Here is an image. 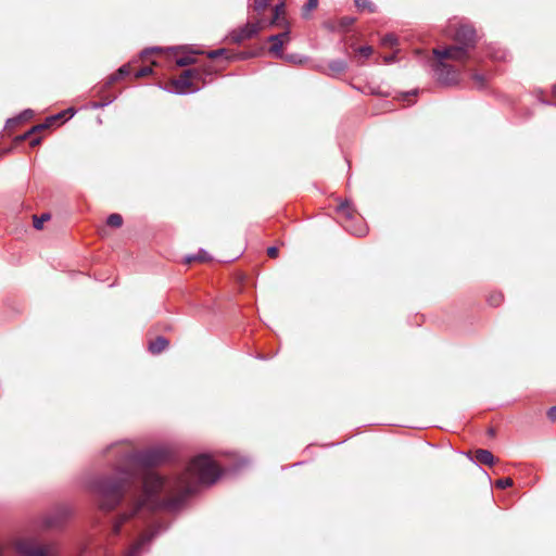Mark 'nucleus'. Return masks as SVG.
I'll return each instance as SVG.
<instances>
[{
  "label": "nucleus",
  "instance_id": "nucleus-1",
  "mask_svg": "<svg viewBox=\"0 0 556 556\" xmlns=\"http://www.w3.org/2000/svg\"><path fill=\"white\" fill-rule=\"evenodd\" d=\"M165 458L166 453L161 448L137 452L127 444L121 452L115 480L100 479L92 484L102 509H113L123 497L129 498L128 511L119 515L113 525L115 534L132 517L143 518L159 508H176L195 492L199 484H213L222 473L210 455L200 454L190 462L185 472L164 478L150 468Z\"/></svg>",
  "mask_w": 556,
  "mask_h": 556
},
{
  "label": "nucleus",
  "instance_id": "nucleus-2",
  "mask_svg": "<svg viewBox=\"0 0 556 556\" xmlns=\"http://www.w3.org/2000/svg\"><path fill=\"white\" fill-rule=\"evenodd\" d=\"M17 556H56L55 542H40L33 536L21 538L14 544Z\"/></svg>",
  "mask_w": 556,
  "mask_h": 556
},
{
  "label": "nucleus",
  "instance_id": "nucleus-3",
  "mask_svg": "<svg viewBox=\"0 0 556 556\" xmlns=\"http://www.w3.org/2000/svg\"><path fill=\"white\" fill-rule=\"evenodd\" d=\"M343 219V227L352 235L362 237L367 232V226L363 218L355 215L349 202L341 203L337 208Z\"/></svg>",
  "mask_w": 556,
  "mask_h": 556
},
{
  "label": "nucleus",
  "instance_id": "nucleus-4",
  "mask_svg": "<svg viewBox=\"0 0 556 556\" xmlns=\"http://www.w3.org/2000/svg\"><path fill=\"white\" fill-rule=\"evenodd\" d=\"M437 79L442 85H455L459 80V73L453 66L444 62V60L438 59L433 66Z\"/></svg>",
  "mask_w": 556,
  "mask_h": 556
},
{
  "label": "nucleus",
  "instance_id": "nucleus-5",
  "mask_svg": "<svg viewBox=\"0 0 556 556\" xmlns=\"http://www.w3.org/2000/svg\"><path fill=\"white\" fill-rule=\"evenodd\" d=\"M200 76L201 74L197 70H186L177 79L173 80L174 92L186 94L199 90V87L192 88V79Z\"/></svg>",
  "mask_w": 556,
  "mask_h": 556
},
{
  "label": "nucleus",
  "instance_id": "nucleus-6",
  "mask_svg": "<svg viewBox=\"0 0 556 556\" xmlns=\"http://www.w3.org/2000/svg\"><path fill=\"white\" fill-rule=\"evenodd\" d=\"M262 22L247 23L244 26L233 29L229 34V40L233 43H240L252 38L262 29Z\"/></svg>",
  "mask_w": 556,
  "mask_h": 556
},
{
  "label": "nucleus",
  "instance_id": "nucleus-7",
  "mask_svg": "<svg viewBox=\"0 0 556 556\" xmlns=\"http://www.w3.org/2000/svg\"><path fill=\"white\" fill-rule=\"evenodd\" d=\"M468 50L465 46L455 45L444 49H433V54L441 60L451 59L462 62L468 58Z\"/></svg>",
  "mask_w": 556,
  "mask_h": 556
},
{
  "label": "nucleus",
  "instance_id": "nucleus-8",
  "mask_svg": "<svg viewBox=\"0 0 556 556\" xmlns=\"http://www.w3.org/2000/svg\"><path fill=\"white\" fill-rule=\"evenodd\" d=\"M66 114V112L60 113L58 115L51 116L47 119L46 123L36 125L31 127L28 131H26L24 135L20 137L21 140L29 139V144L31 147H36L41 142L40 137H33L37 131L43 130L50 126V124L61 117H63Z\"/></svg>",
  "mask_w": 556,
  "mask_h": 556
},
{
  "label": "nucleus",
  "instance_id": "nucleus-9",
  "mask_svg": "<svg viewBox=\"0 0 556 556\" xmlns=\"http://www.w3.org/2000/svg\"><path fill=\"white\" fill-rule=\"evenodd\" d=\"M476 39V31L469 25H460L455 34V40L466 48H470L473 46Z\"/></svg>",
  "mask_w": 556,
  "mask_h": 556
},
{
  "label": "nucleus",
  "instance_id": "nucleus-10",
  "mask_svg": "<svg viewBox=\"0 0 556 556\" xmlns=\"http://www.w3.org/2000/svg\"><path fill=\"white\" fill-rule=\"evenodd\" d=\"M290 40L289 31H282L277 35H271L268 37V41L271 42V46L269 48V52L273 53L276 56H283L282 54V47L286 42Z\"/></svg>",
  "mask_w": 556,
  "mask_h": 556
},
{
  "label": "nucleus",
  "instance_id": "nucleus-11",
  "mask_svg": "<svg viewBox=\"0 0 556 556\" xmlns=\"http://www.w3.org/2000/svg\"><path fill=\"white\" fill-rule=\"evenodd\" d=\"M154 535L155 533L153 532L142 534L141 538L130 547V549L125 556H137L141 547L147 542H150Z\"/></svg>",
  "mask_w": 556,
  "mask_h": 556
},
{
  "label": "nucleus",
  "instance_id": "nucleus-12",
  "mask_svg": "<svg viewBox=\"0 0 556 556\" xmlns=\"http://www.w3.org/2000/svg\"><path fill=\"white\" fill-rule=\"evenodd\" d=\"M168 346V341L164 337H157L155 340L151 341L149 344V351L152 354H159L163 352Z\"/></svg>",
  "mask_w": 556,
  "mask_h": 556
},
{
  "label": "nucleus",
  "instance_id": "nucleus-13",
  "mask_svg": "<svg viewBox=\"0 0 556 556\" xmlns=\"http://www.w3.org/2000/svg\"><path fill=\"white\" fill-rule=\"evenodd\" d=\"M476 459L483 465H493L494 456L488 450H478L476 452Z\"/></svg>",
  "mask_w": 556,
  "mask_h": 556
},
{
  "label": "nucleus",
  "instance_id": "nucleus-14",
  "mask_svg": "<svg viewBox=\"0 0 556 556\" xmlns=\"http://www.w3.org/2000/svg\"><path fill=\"white\" fill-rule=\"evenodd\" d=\"M129 73H130L129 65L121 66L115 74H113L109 77L108 85H111V84L117 81L119 78H122L126 75H129Z\"/></svg>",
  "mask_w": 556,
  "mask_h": 556
},
{
  "label": "nucleus",
  "instance_id": "nucleus-15",
  "mask_svg": "<svg viewBox=\"0 0 556 556\" xmlns=\"http://www.w3.org/2000/svg\"><path fill=\"white\" fill-rule=\"evenodd\" d=\"M106 224L114 228H119L123 225V218L119 214H111L106 219Z\"/></svg>",
  "mask_w": 556,
  "mask_h": 556
},
{
  "label": "nucleus",
  "instance_id": "nucleus-16",
  "mask_svg": "<svg viewBox=\"0 0 556 556\" xmlns=\"http://www.w3.org/2000/svg\"><path fill=\"white\" fill-rule=\"evenodd\" d=\"M355 5L358 10H367L369 12L375 11V5L370 0H355Z\"/></svg>",
  "mask_w": 556,
  "mask_h": 556
},
{
  "label": "nucleus",
  "instance_id": "nucleus-17",
  "mask_svg": "<svg viewBox=\"0 0 556 556\" xmlns=\"http://www.w3.org/2000/svg\"><path fill=\"white\" fill-rule=\"evenodd\" d=\"M381 43L384 47H394L397 45V37L393 34H387L381 38Z\"/></svg>",
  "mask_w": 556,
  "mask_h": 556
},
{
  "label": "nucleus",
  "instance_id": "nucleus-18",
  "mask_svg": "<svg viewBox=\"0 0 556 556\" xmlns=\"http://www.w3.org/2000/svg\"><path fill=\"white\" fill-rule=\"evenodd\" d=\"M317 5H318V0H307V2L305 3V5L302 9V15L304 17H307L309 12L312 10L316 9Z\"/></svg>",
  "mask_w": 556,
  "mask_h": 556
},
{
  "label": "nucleus",
  "instance_id": "nucleus-19",
  "mask_svg": "<svg viewBox=\"0 0 556 556\" xmlns=\"http://www.w3.org/2000/svg\"><path fill=\"white\" fill-rule=\"evenodd\" d=\"M271 0H253V9L257 13H262L270 3Z\"/></svg>",
  "mask_w": 556,
  "mask_h": 556
},
{
  "label": "nucleus",
  "instance_id": "nucleus-20",
  "mask_svg": "<svg viewBox=\"0 0 556 556\" xmlns=\"http://www.w3.org/2000/svg\"><path fill=\"white\" fill-rule=\"evenodd\" d=\"M329 68L336 73H341L343 72L345 68H346V64L344 61H332L330 64H329Z\"/></svg>",
  "mask_w": 556,
  "mask_h": 556
},
{
  "label": "nucleus",
  "instance_id": "nucleus-21",
  "mask_svg": "<svg viewBox=\"0 0 556 556\" xmlns=\"http://www.w3.org/2000/svg\"><path fill=\"white\" fill-rule=\"evenodd\" d=\"M50 219V214L45 213L40 217L34 216V227L41 229L45 222Z\"/></svg>",
  "mask_w": 556,
  "mask_h": 556
},
{
  "label": "nucleus",
  "instance_id": "nucleus-22",
  "mask_svg": "<svg viewBox=\"0 0 556 556\" xmlns=\"http://www.w3.org/2000/svg\"><path fill=\"white\" fill-rule=\"evenodd\" d=\"M471 78H472V80H473V83H475V85H476V87L478 89L484 88V86H485V77L482 74L476 73V74L472 75Z\"/></svg>",
  "mask_w": 556,
  "mask_h": 556
},
{
  "label": "nucleus",
  "instance_id": "nucleus-23",
  "mask_svg": "<svg viewBox=\"0 0 556 556\" xmlns=\"http://www.w3.org/2000/svg\"><path fill=\"white\" fill-rule=\"evenodd\" d=\"M285 12V5L283 3L281 4H277L275 7V10H274V17L273 20L270 21V25H274V24H277V21L279 18V15L282 14Z\"/></svg>",
  "mask_w": 556,
  "mask_h": 556
},
{
  "label": "nucleus",
  "instance_id": "nucleus-24",
  "mask_svg": "<svg viewBox=\"0 0 556 556\" xmlns=\"http://www.w3.org/2000/svg\"><path fill=\"white\" fill-rule=\"evenodd\" d=\"M194 62V58L192 56H181L176 60V64L180 67L190 65Z\"/></svg>",
  "mask_w": 556,
  "mask_h": 556
},
{
  "label": "nucleus",
  "instance_id": "nucleus-25",
  "mask_svg": "<svg viewBox=\"0 0 556 556\" xmlns=\"http://www.w3.org/2000/svg\"><path fill=\"white\" fill-rule=\"evenodd\" d=\"M151 73H152V68L149 66H144L136 72L135 77L136 78L146 77V76L150 75Z\"/></svg>",
  "mask_w": 556,
  "mask_h": 556
},
{
  "label": "nucleus",
  "instance_id": "nucleus-26",
  "mask_svg": "<svg viewBox=\"0 0 556 556\" xmlns=\"http://www.w3.org/2000/svg\"><path fill=\"white\" fill-rule=\"evenodd\" d=\"M513 485V480L510 478H504L496 481V486L500 489H505Z\"/></svg>",
  "mask_w": 556,
  "mask_h": 556
},
{
  "label": "nucleus",
  "instance_id": "nucleus-27",
  "mask_svg": "<svg viewBox=\"0 0 556 556\" xmlns=\"http://www.w3.org/2000/svg\"><path fill=\"white\" fill-rule=\"evenodd\" d=\"M359 54H362L365 58H368L372 53V48L370 46H363L358 49Z\"/></svg>",
  "mask_w": 556,
  "mask_h": 556
},
{
  "label": "nucleus",
  "instance_id": "nucleus-28",
  "mask_svg": "<svg viewBox=\"0 0 556 556\" xmlns=\"http://www.w3.org/2000/svg\"><path fill=\"white\" fill-rule=\"evenodd\" d=\"M225 53H226V50H225V49H217V50L210 51V52L207 53V56H208L210 59H216V58H218V56L224 55Z\"/></svg>",
  "mask_w": 556,
  "mask_h": 556
},
{
  "label": "nucleus",
  "instance_id": "nucleus-29",
  "mask_svg": "<svg viewBox=\"0 0 556 556\" xmlns=\"http://www.w3.org/2000/svg\"><path fill=\"white\" fill-rule=\"evenodd\" d=\"M502 302V294H494V295H491L489 298V303L493 306H497L500 305V303Z\"/></svg>",
  "mask_w": 556,
  "mask_h": 556
},
{
  "label": "nucleus",
  "instance_id": "nucleus-30",
  "mask_svg": "<svg viewBox=\"0 0 556 556\" xmlns=\"http://www.w3.org/2000/svg\"><path fill=\"white\" fill-rule=\"evenodd\" d=\"M285 59L290 63H302L303 60L296 54L286 55Z\"/></svg>",
  "mask_w": 556,
  "mask_h": 556
},
{
  "label": "nucleus",
  "instance_id": "nucleus-31",
  "mask_svg": "<svg viewBox=\"0 0 556 556\" xmlns=\"http://www.w3.org/2000/svg\"><path fill=\"white\" fill-rule=\"evenodd\" d=\"M198 261H208L211 257L208 256V254L204 251V250H200L198 253Z\"/></svg>",
  "mask_w": 556,
  "mask_h": 556
},
{
  "label": "nucleus",
  "instance_id": "nucleus-32",
  "mask_svg": "<svg viewBox=\"0 0 556 556\" xmlns=\"http://www.w3.org/2000/svg\"><path fill=\"white\" fill-rule=\"evenodd\" d=\"M33 111L31 110H25L18 117L17 119H28V118H31L33 116Z\"/></svg>",
  "mask_w": 556,
  "mask_h": 556
},
{
  "label": "nucleus",
  "instance_id": "nucleus-33",
  "mask_svg": "<svg viewBox=\"0 0 556 556\" xmlns=\"http://www.w3.org/2000/svg\"><path fill=\"white\" fill-rule=\"evenodd\" d=\"M547 417L549 418V420L552 421H555L556 420V406H553L551 407L548 410H547Z\"/></svg>",
  "mask_w": 556,
  "mask_h": 556
},
{
  "label": "nucleus",
  "instance_id": "nucleus-34",
  "mask_svg": "<svg viewBox=\"0 0 556 556\" xmlns=\"http://www.w3.org/2000/svg\"><path fill=\"white\" fill-rule=\"evenodd\" d=\"M267 254H268L269 257H277L278 249L276 247H269L267 249Z\"/></svg>",
  "mask_w": 556,
  "mask_h": 556
},
{
  "label": "nucleus",
  "instance_id": "nucleus-35",
  "mask_svg": "<svg viewBox=\"0 0 556 556\" xmlns=\"http://www.w3.org/2000/svg\"><path fill=\"white\" fill-rule=\"evenodd\" d=\"M353 23H354V18H352V17H344L341 20V25L343 27H348V26L352 25Z\"/></svg>",
  "mask_w": 556,
  "mask_h": 556
},
{
  "label": "nucleus",
  "instance_id": "nucleus-36",
  "mask_svg": "<svg viewBox=\"0 0 556 556\" xmlns=\"http://www.w3.org/2000/svg\"><path fill=\"white\" fill-rule=\"evenodd\" d=\"M194 261H198V255L197 254H190V255H187L185 257V262L186 263H191V262H194Z\"/></svg>",
  "mask_w": 556,
  "mask_h": 556
},
{
  "label": "nucleus",
  "instance_id": "nucleus-37",
  "mask_svg": "<svg viewBox=\"0 0 556 556\" xmlns=\"http://www.w3.org/2000/svg\"><path fill=\"white\" fill-rule=\"evenodd\" d=\"M109 103H110V101H108V102H93L91 104V108L92 109H99V108H103V106L108 105Z\"/></svg>",
  "mask_w": 556,
  "mask_h": 556
},
{
  "label": "nucleus",
  "instance_id": "nucleus-38",
  "mask_svg": "<svg viewBox=\"0 0 556 556\" xmlns=\"http://www.w3.org/2000/svg\"><path fill=\"white\" fill-rule=\"evenodd\" d=\"M395 59H396L395 54L386 55L383 58L386 63H393V62H395Z\"/></svg>",
  "mask_w": 556,
  "mask_h": 556
},
{
  "label": "nucleus",
  "instance_id": "nucleus-39",
  "mask_svg": "<svg viewBox=\"0 0 556 556\" xmlns=\"http://www.w3.org/2000/svg\"><path fill=\"white\" fill-rule=\"evenodd\" d=\"M553 94L556 97V85L553 87Z\"/></svg>",
  "mask_w": 556,
  "mask_h": 556
}]
</instances>
